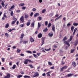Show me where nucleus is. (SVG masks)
Instances as JSON below:
<instances>
[{"label":"nucleus","instance_id":"f257e3e1","mask_svg":"<svg viewBox=\"0 0 78 78\" xmlns=\"http://www.w3.org/2000/svg\"><path fill=\"white\" fill-rule=\"evenodd\" d=\"M20 21H21L22 22H24V17L23 16H22L20 20Z\"/></svg>","mask_w":78,"mask_h":78},{"label":"nucleus","instance_id":"f03ea898","mask_svg":"<svg viewBox=\"0 0 78 78\" xmlns=\"http://www.w3.org/2000/svg\"><path fill=\"white\" fill-rule=\"evenodd\" d=\"M52 72H53L52 71H49L47 73H46L47 76H51L50 74V73H51Z\"/></svg>","mask_w":78,"mask_h":78},{"label":"nucleus","instance_id":"7ed1b4c3","mask_svg":"<svg viewBox=\"0 0 78 78\" xmlns=\"http://www.w3.org/2000/svg\"><path fill=\"white\" fill-rule=\"evenodd\" d=\"M69 42H69L68 41H68L64 42V44H67L68 47H70V44H69Z\"/></svg>","mask_w":78,"mask_h":78},{"label":"nucleus","instance_id":"20e7f679","mask_svg":"<svg viewBox=\"0 0 78 78\" xmlns=\"http://www.w3.org/2000/svg\"><path fill=\"white\" fill-rule=\"evenodd\" d=\"M39 76V73L38 72H36L34 73V75L33 76V77H36Z\"/></svg>","mask_w":78,"mask_h":78},{"label":"nucleus","instance_id":"39448f33","mask_svg":"<svg viewBox=\"0 0 78 78\" xmlns=\"http://www.w3.org/2000/svg\"><path fill=\"white\" fill-rule=\"evenodd\" d=\"M17 19H16V20H15L13 21L11 23V25H14L16 23V21H17Z\"/></svg>","mask_w":78,"mask_h":78},{"label":"nucleus","instance_id":"423d86ee","mask_svg":"<svg viewBox=\"0 0 78 78\" xmlns=\"http://www.w3.org/2000/svg\"><path fill=\"white\" fill-rule=\"evenodd\" d=\"M72 39H73V36L71 35L69 39L68 40V41L70 42V41L72 40Z\"/></svg>","mask_w":78,"mask_h":78},{"label":"nucleus","instance_id":"0eeeda50","mask_svg":"<svg viewBox=\"0 0 78 78\" xmlns=\"http://www.w3.org/2000/svg\"><path fill=\"white\" fill-rule=\"evenodd\" d=\"M62 15H60V16H58V17L56 18L55 19V21H56V20H58V19H60V18H61V17H62Z\"/></svg>","mask_w":78,"mask_h":78},{"label":"nucleus","instance_id":"6e6552de","mask_svg":"<svg viewBox=\"0 0 78 78\" xmlns=\"http://www.w3.org/2000/svg\"><path fill=\"white\" fill-rule=\"evenodd\" d=\"M15 7V6L14 5H13L11 7V8L9 9V11H12V10H13V9L14 8V7Z\"/></svg>","mask_w":78,"mask_h":78},{"label":"nucleus","instance_id":"1a4fd4ad","mask_svg":"<svg viewBox=\"0 0 78 78\" xmlns=\"http://www.w3.org/2000/svg\"><path fill=\"white\" fill-rule=\"evenodd\" d=\"M42 37V34H39L38 35V38H41Z\"/></svg>","mask_w":78,"mask_h":78},{"label":"nucleus","instance_id":"9d476101","mask_svg":"<svg viewBox=\"0 0 78 78\" xmlns=\"http://www.w3.org/2000/svg\"><path fill=\"white\" fill-rule=\"evenodd\" d=\"M52 30L54 32L55 31V27L54 25H53L52 26Z\"/></svg>","mask_w":78,"mask_h":78},{"label":"nucleus","instance_id":"9b49d317","mask_svg":"<svg viewBox=\"0 0 78 78\" xmlns=\"http://www.w3.org/2000/svg\"><path fill=\"white\" fill-rule=\"evenodd\" d=\"M5 28H8L9 27V23L6 24L5 25Z\"/></svg>","mask_w":78,"mask_h":78},{"label":"nucleus","instance_id":"f8f14e48","mask_svg":"<svg viewBox=\"0 0 78 78\" xmlns=\"http://www.w3.org/2000/svg\"><path fill=\"white\" fill-rule=\"evenodd\" d=\"M30 41L31 42H34V39H33V38L31 37L30 39Z\"/></svg>","mask_w":78,"mask_h":78},{"label":"nucleus","instance_id":"ddd939ff","mask_svg":"<svg viewBox=\"0 0 78 78\" xmlns=\"http://www.w3.org/2000/svg\"><path fill=\"white\" fill-rule=\"evenodd\" d=\"M10 78V74H8L7 75L4 77V78Z\"/></svg>","mask_w":78,"mask_h":78},{"label":"nucleus","instance_id":"4468645a","mask_svg":"<svg viewBox=\"0 0 78 78\" xmlns=\"http://www.w3.org/2000/svg\"><path fill=\"white\" fill-rule=\"evenodd\" d=\"M39 13H36L34 15V17H37V16H39Z\"/></svg>","mask_w":78,"mask_h":78},{"label":"nucleus","instance_id":"2eb2a0df","mask_svg":"<svg viewBox=\"0 0 78 78\" xmlns=\"http://www.w3.org/2000/svg\"><path fill=\"white\" fill-rule=\"evenodd\" d=\"M73 75V74H71V73L69 74H68L67 76H66L65 77H66V76H68V77H69V76H72Z\"/></svg>","mask_w":78,"mask_h":78},{"label":"nucleus","instance_id":"dca6fc26","mask_svg":"<svg viewBox=\"0 0 78 78\" xmlns=\"http://www.w3.org/2000/svg\"><path fill=\"white\" fill-rule=\"evenodd\" d=\"M72 64L74 67L76 66V62H73L72 63Z\"/></svg>","mask_w":78,"mask_h":78},{"label":"nucleus","instance_id":"f3484780","mask_svg":"<svg viewBox=\"0 0 78 78\" xmlns=\"http://www.w3.org/2000/svg\"><path fill=\"white\" fill-rule=\"evenodd\" d=\"M25 5V3H20L19 5V6H23Z\"/></svg>","mask_w":78,"mask_h":78},{"label":"nucleus","instance_id":"a211bd4d","mask_svg":"<svg viewBox=\"0 0 78 78\" xmlns=\"http://www.w3.org/2000/svg\"><path fill=\"white\" fill-rule=\"evenodd\" d=\"M31 27L34 28V22H33L31 24Z\"/></svg>","mask_w":78,"mask_h":78},{"label":"nucleus","instance_id":"6ab92c4d","mask_svg":"<svg viewBox=\"0 0 78 78\" xmlns=\"http://www.w3.org/2000/svg\"><path fill=\"white\" fill-rule=\"evenodd\" d=\"M31 24V22L30 21L28 22L27 23V26H29Z\"/></svg>","mask_w":78,"mask_h":78},{"label":"nucleus","instance_id":"aec40b11","mask_svg":"<svg viewBox=\"0 0 78 78\" xmlns=\"http://www.w3.org/2000/svg\"><path fill=\"white\" fill-rule=\"evenodd\" d=\"M28 61L27 59H26L24 61V64H28Z\"/></svg>","mask_w":78,"mask_h":78},{"label":"nucleus","instance_id":"412c9836","mask_svg":"<svg viewBox=\"0 0 78 78\" xmlns=\"http://www.w3.org/2000/svg\"><path fill=\"white\" fill-rule=\"evenodd\" d=\"M28 17H29V15H28V14H26L25 15V18L27 19Z\"/></svg>","mask_w":78,"mask_h":78},{"label":"nucleus","instance_id":"4be33fe9","mask_svg":"<svg viewBox=\"0 0 78 78\" xmlns=\"http://www.w3.org/2000/svg\"><path fill=\"white\" fill-rule=\"evenodd\" d=\"M78 44V41L77 40V41H76L75 44H74V45H75V46H76V45H77V44Z\"/></svg>","mask_w":78,"mask_h":78},{"label":"nucleus","instance_id":"5701e85b","mask_svg":"<svg viewBox=\"0 0 78 78\" xmlns=\"http://www.w3.org/2000/svg\"><path fill=\"white\" fill-rule=\"evenodd\" d=\"M41 27V24L40 23H38V25H37V27L38 28H40Z\"/></svg>","mask_w":78,"mask_h":78},{"label":"nucleus","instance_id":"b1692460","mask_svg":"<svg viewBox=\"0 0 78 78\" xmlns=\"http://www.w3.org/2000/svg\"><path fill=\"white\" fill-rule=\"evenodd\" d=\"M47 31H48V29H47V28L46 27L45 29L43 30V31H44V32H47Z\"/></svg>","mask_w":78,"mask_h":78},{"label":"nucleus","instance_id":"393cba45","mask_svg":"<svg viewBox=\"0 0 78 78\" xmlns=\"http://www.w3.org/2000/svg\"><path fill=\"white\" fill-rule=\"evenodd\" d=\"M26 52L28 53H30V54H32V52H31V51H26Z\"/></svg>","mask_w":78,"mask_h":78},{"label":"nucleus","instance_id":"a878e982","mask_svg":"<svg viewBox=\"0 0 78 78\" xmlns=\"http://www.w3.org/2000/svg\"><path fill=\"white\" fill-rule=\"evenodd\" d=\"M21 77H22V75H19L17 76V78H20Z\"/></svg>","mask_w":78,"mask_h":78},{"label":"nucleus","instance_id":"bb28decb","mask_svg":"<svg viewBox=\"0 0 78 78\" xmlns=\"http://www.w3.org/2000/svg\"><path fill=\"white\" fill-rule=\"evenodd\" d=\"M73 24V25H74V26H77L78 25V23H74Z\"/></svg>","mask_w":78,"mask_h":78},{"label":"nucleus","instance_id":"cd10ccee","mask_svg":"<svg viewBox=\"0 0 78 78\" xmlns=\"http://www.w3.org/2000/svg\"><path fill=\"white\" fill-rule=\"evenodd\" d=\"M48 35L49 36V37H52L53 36V33L51 32V34H50V33L48 34Z\"/></svg>","mask_w":78,"mask_h":78},{"label":"nucleus","instance_id":"c85d7f7f","mask_svg":"<svg viewBox=\"0 0 78 78\" xmlns=\"http://www.w3.org/2000/svg\"><path fill=\"white\" fill-rule=\"evenodd\" d=\"M11 16H13L14 15V13H13V11H12L10 12Z\"/></svg>","mask_w":78,"mask_h":78},{"label":"nucleus","instance_id":"c756f323","mask_svg":"<svg viewBox=\"0 0 78 78\" xmlns=\"http://www.w3.org/2000/svg\"><path fill=\"white\" fill-rule=\"evenodd\" d=\"M53 13H51L50 14H49V15L50 16V17H52L53 16Z\"/></svg>","mask_w":78,"mask_h":78},{"label":"nucleus","instance_id":"7c9ffc66","mask_svg":"<svg viewBox=\"0 0 78 78\" xmlns=\"http://www.w3.org/2000/svg\"><path fill=\"white\" fill-rule=\"evenodd\" d=\"M67 40V37H65L63 39V41H66Z\"/></svg>","mask_w":78,"mask_h":78},{"label":"nucleus","instance_id":"2f4dec72","mask_svg":"<svg viewBox=\"0 0 78 78\" xmlns=\"http://www.w3.org/2000/svg\"><path fill=\"white\" fill-rule=\"evenodd\" d=\"M74 29V27L72 26L71 27V30L72 31H73V30Z\"/></svg>","mask_w":78,"mask_h":78},{"label":"nucleus","instance_id":"473e14b6","mask_svg":"<svg viewBox=\"0 0 78 78\" xmlns=\"http://www.w3.org/2000/svg\"><path fill=\"white\" fill-rule=\"evenodd\" d=\"M23 36H24V34H23L21 35L20 38H21V39H23Z\"/></svg>","mask_w":78,"mask_h":78},{"label":"nucleus","instance_id":"72a5a7b5","mask_svg":"<svg viewBox=\"0 0 78 78\" xmlns=\"http://www.w3.org/2000/svg\"><path fill=\"white\" fill-rule=\"evenodd\" d=\"M24 78H30V76H24Z\"/></svg>","mask_w":78,"mask_h":78},{"label":"nucleus","instance_id":"f704fd0d","mask_svg":"<svg viewBox=\"0 0 78 78\" xmlns=\"http://www.w3.org/2000/svg\"><path fill=\"white\" fill-rule=\"evenodd\" d=\"M33 55L34 56V57L35 58H38V56H37L35 55V54H33Z\"/></svg>","mask_w":78,"mask_h":78},{"label":"nucleus","instance_id":"c9c22d12","mask_svg":"<svg viewBox=\"0 0 78 78\" xmlns=\"http://www.w3.org/2000/svg\"><path fill=\"white\" fill-rule=\"evenodd\" d=\"M16 67V65H14L12 67V69H14Z\"/></svg>","mask_w":78,"mask_h":78},{"label":"nucleus","instance_id":"e433bc0d","mask_svg":"<svg viewBox=\"0 0 78 78\" xmlns=\"http://www.w3.org/2000/svg\"><path fill=\"white\" fill-rule=\"evenodd\" d=\"M74 51H75V49H72L71 50V53H73V52H74Z\"/></svg>","mask_w":78,"mask_h":78},{"label":"nucleus","instance_id":"4c0bfd02","mask_svg":"<svg viewBox=\"0 0 78 78\" xmlns=\"http://www.w3.org/2000/svg\"><path fill=\"white\" fill-rule=\"evenodd\" d=\"M51 26V23H49L48 24V27H50Z\"/></svg>","mask_w":78,"mask_h":78},{"label":"nucleus","instance_id":"58836bf2","mask_svg":"<svg viewBox=\"0 0 78 78\" xmlns=\"http://www.w3.org/2000/svg\"><path fill=\"white\" fill-rule=\"evenodd\" d=\"M53 48H57V46H56L55 44H54L53 46Z\"/></svg>","mask_w":78,"mask_h":78},{"label":"nucleus","instance_id":"ea45409f","mask_svg":"<svg viewBox=\"0 0 78 78\" xmlns=\"http://www.w3.org/2000/svg\"><path fill=\"white\" fill-rule=\"evenodd\" d=\"M45 11H46V10L45 9H44L42 10V13H44V12H45Z\"/></svg>","mask_w":78,"mask_h":78},{"label":"nucleus","instance_id":"a19ab883","mask_svg":"<svg viewBox=\"0 0 78 78\" xmlns=\"http://www.w3.org/2000/svg\"><path fill=\"white\" fill-rule=\"evenodd\" d=\"M1 5H2V7H4V6H5V4H4V2H2L1 3Z\"/></svg>","mask_w":78,"mask_h":78},{"label":"nucleus","instance_id":"79ce46f5","mask_svg":"<svg viewBox=\"0 0 78 78\" xmlns=\"http://www.w3.org/2000/svg\"><path fill=\"white\" fill-rule=\"evenodd\" d=\"M44 50L46 51H50V50H51V48H49V49H44Z\"/></svg>","mask_w":78,"mask_h":78},{"label":"nucleus","instance_id":"37998d69","mask_svg":"<svg viewBox=\"0 0 78 78\" xmlns=\"http://www.w3.org/2000/svg\"><path fill=\"white\" fill-rule=\"evenodd\" d=\"M63 68L64 69H66L67 68V66H63Z\"/></svg>","mask_w":78,"mask_h":78},{"label":"nucleus","instance_id":"c03bdc74","mask_svg":"<svg viewBox=\"0 0 78 78\" xmlns=\"http://www.w3.org/2000/svg\"><path fill=\"white\" fill-rule=\"evenodd\" d=\"M33 15V12H31V14H30V17H32Z\"/></svg>","mask_w":78,"mask_h":78},{"label":"nucleus","instance_id":"a18cd8bd","mask_svg":"<svg viewBox=\"0 0 78 78\" xmlns=\"http://www.w3.org/2000/svg\"><path fill=\"white\" fill-rule=\"evenodd\" d=\"M20 51H21V50L19 49H17V53H19Z\"/></svg>","mask_w":78,"mask_h":78},{"label":"nucleus","instance_id":"49530a36","mask_svg":"<svg viewBox=\"0 0 78 78\" xmlns=\"http://www.w3.org/2000/svg\"><path fill=\"white\" fill-rule=\"evenodd\" d=\"M28 61H29V62H32V63H33V61L27 59Z\"/></svg>","mask_w":78,"mask_h":78},{"label":"nucleus","instance_id":"de8ad7c7","mask_svg":"<svg viewBox=\"0 0 78 78\" xmlns=\"http://www.w3.org/2000/svg\"><path fill=\"white\" fill-rule=\"evenodd\" d=\"M6 13H5L3 15L4 16L5 18L7 17V16H6Z\"/></svg>","mask_w":78,"mask_h":78},{"label":"nucleus","instance_id":"09e8293b","mask_svg":"<svg viewBox=\"0 0 78 78\" xmlns=\"http://www.w3.org/2000/svg\"><path fill=\"white\" fill-rule=\"evenodd\" d=\"M5 34L6 36H7V37H8L9 36V34L7 33H5Z\"/></svg>","mask_w":78,"mask_h":78},{"label":"nucleus","instance_id":"8fccbe9b","mask_svg":"<svg viewBox=\"0 0 78 78\" xmlns=\"http://www.w3.org/2000/svg\"><path fill=\"white\" fill-rule=\"evenodd\" d=\"M25 9H26V7H22V9L23 10H25Z\"/></svg>","mask_w":78,"mask_h":78},{"label":"nucleus","instance_id":"3c124183","mask_svg":"<svg viewBox=\"0 0 78 78\" xmlns=\"http://www.w3.org/2000/svg\"><path fill=\"white\" fill-rule=\"evenodd\" d=\"M23 44H27L28 43V41H24L23 42Z\"/></svg>","mask_w":78,"mask_h":78},{"label":"nucleus","instance_id":"603ef678","mask_svg":"<svg viewBox=\"0 0 78 78\" xmlns=\"http://www.w3.org/2000/svg\"><path fill=\"white\" fill-rule=\"evenodd\" d=\"M44 44V40H42V43L41 45V46H42V45H43Z\"/></svg>","mask_w":78,"mask_h":78},{"label":"nucleus","instance_id":"864d4df0","mask_svg":"<svg viewBox=\"0 0 78 78\" xmlns=\"http://www.w3.org/2000/svg\"><path fill=\"white\" fill-rule=\"evenodd\" d=\"M48 25V21L45 22V25L47 26Z\"/></svg>","mask_w":78,"mask_h":78},{"label":"nucleus","instance_id":"5fc2aeb1","mask_svg":"<svg viewBox=\"0 0 78 78\" xmlns=\"http://www.w3.org/2000/svg\"><path fill=\"white\" fill-rule=\"evenodd\" d=\"M48 64L49 65V66H51L52 65V64H51V63L50 62H48Z\"/></svg>","mask_w":78,"mask_h":78},{"label":"nucleus","instance_id":"6e6d98bb","mask_svg":"<svg viewBox=\"0 0 78 78\" xmlns=\"http://www.w3.org/2000/svg\"><path fill=\"white\" fill-rule=\"evenodd\" d=\"M61 64H65V62H64L62 60L61 62Z\"/></svg>","mask_w":78,"mask_h":78},{"label":"nucleus","instance_id":"4d7b16f0","mask_svg":"<svg viewBox=\"0 0 78 78\" xmlns=\"http://www.w3.org/2000/svg\"><path fill=\"white\" fill-rule=\"evenodd\" d=\"M33 11L34 12L36 11V9L35 8H33L32 9Z\"/></svg>","mask_w":78,"mask_h":78},{"label":"nucleus","instance_id":"13d9d810","mask_svg":"<svg viewBox=\"0 0 78 78\" xmlns=\"http://www.w3.org/2000/svg\"><path fill=\"white\" fill-rule=\"evenodd\" d=\"M24 25V24H22L20 25V27H23Z\"/></svg>","mask_w":78,"mask_h":78},{"label":"nucleus","instance_id":"bf43d9fd","mask_svg":"<svg viewBox=\"0 0 78 78\" xmlns=\"http://www.w3.org/2000/svg\"><path fill=\"white\" fill-rule=\"evenodd\" d=\"M60 70H61L60 71H63L64 70V68L63 67L61 68Z\"/></svg>","mask_w":78,"mask_h":78},{"label":"nucleus","instance_id":"052dcab7","mask_svg":"<svg viewBox=\"0 0 78 78\" xmlns=\"http://www.w3.org/2000/svg\"><path fill=\"white\" fill-rule=\"evenodd\" d=\"M12 31V29L9 30H8V31H9V32H11V31Z\"/></svg>","mask_w":78,"mask_h":78},{"label":"nucleus","instance_id":"680f3d73","mask_svg":"<svg viewBox=\"0 0 78 78\" xmlns=\"http://www.w3.org/2000/svg\"><path fill=\"white\" fill-rule=\"evenodd\" d=\"M29 66L31 68H33V66L31 65H29Z\"/></svg>","mask_w":78,"mask_h":78},{"label":"nucleus","instance_id":"e2e57ef3","mask_svg":"<svg viewBox=\"0 0 78 78\" xmlns=\"http://www.w3.org/2000/svg\"><path fill=\"white\" fill-rule=\"evenodd\" d=\"M20 11L19 10H18L16 11V12H20Z\"/></svg>","mask_w":78,"mask_h":78},{"label":"nucleus","instance_id":"0e129e2a","mask_svg":"<svg viewBox=\"0 0 78 78\" xmlns=\"http://www.w3.org/2000/svg\"><path fill=\"white\" fill-rule=\"evenodd\" d=\"M76 30H77V28H76L75 29H74V32H76Z\"/></svg>","mask_w":78,"mask_h":78},{"label":"nucleus","instance_id":"69168bd1","mask_svg":"<svg viewBox=\"0 0 78 78\" xmlns=\"http://www.w3.org/2000/svg\"><path fill=\"white\" fill-rule=\"evenodd\" d=\"M20 55L21 56H24V54H20Z\"/></svg>","mask_w":78,"mask_h":78},{"label":"nucleus","instance_id":"338daca9","mask_svg":"<svg viewBox=\"0 0 78 78\" xmlns=\"http://www.w3.org/2000/svg\"><path fill=\"white\" fill-rule=\"evenodd\" d=\"M38 19H39V20H41V19H42V17H39Z\"/></svg>","mask_w":78,"mask_h":78},{"label":"nucleus","instance_id":"774afa93","mask_svg":"<svg viewBox=\"0 0 78 78\" xmlns=\"http://www.w3.org/2000/svg\"><path fill=\"white\" fill-rule=\"evenodd\" d=\"M2 61L3 62L5 61V58H2Z\"/></svg>","mask_w":78,"mask_h":78}]
</instances>
